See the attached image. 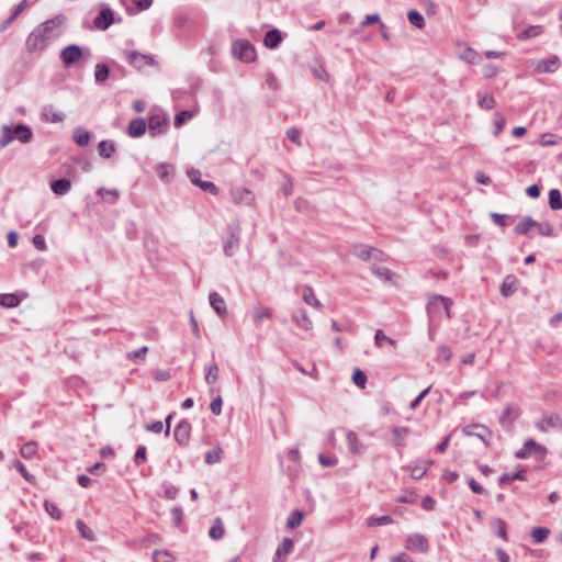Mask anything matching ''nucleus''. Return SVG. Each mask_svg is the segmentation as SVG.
I'll return each mask as SVG.
<instances>
[{
    "instance_id": "ea45409f",
    "label": "nucleus",
    "mask_w": 562,
    "mask_h": 562,
    "mask_svg": "<svg viewBox=\"0 0 562 562\" xmlns=\"http://www.w3.org/2000/svg\"><path fill=\"white\" fill-rule=\"evenodd\" d=\"M549 205L552 210L562 209V194L558 189H551L549 192Z\"/></svg>"
},
{
    "instance_id": "20e7f679",
    "label": "nucleus",
    "mask_w": 562,
    "mask_h": 562,
    "mask_svg": "<svg viewBox=\"0 0 562 562\" xmlns=\"http://www.w3.org/2000/svg\"><path fill=\"white\" fill-rule=\"evenodd\" d=\"M233 55L245 63H251L256 58V49L250 42L245 40H238L233 43L232 46Z\"/></svg>"
},
{
    "instance_id": "a18cd8bd",
    "label": "nucleus",
    "mask_w": 562,
    "mask_h": 562,
    "mask_svg": "<svg viewBox=\"0 0 562 562\" xmlns=\"http://www.w3.org/2000/svg\"><path fill=\"white\" fill-rule=\"evenodd\" d=\"M550 535V529L547 527H536L531 531V537L536 543H542Z\"/></svg>"
},
{
    "instance_id": "5fc2aeb1",
    "label": "nucleus",
    "mask_w": 562,
    "mask_h": 562,
    "mask_svg": "<svg viewBox=\"0 0 562 562\" xmlns=\"http://www.w3.org/2000/svg\"><path fill=\"white\" fill-rule=\"evenodd\" d=\"M506 125V120L501 112H496L493 117L494 135L498 136Z\"/></svg>"
},
{
    "instance_id": "473e14b6",
    "label": "nucleus",
    "mask_w": 562,
    "mask_h": 562,
    "mask_svg": "<svg viewBox=\"0 0 562 562\" xmlns=\"http://www.w3.org/2000/svg\"><path fill=\"white\" fill-rule=\"evenodd\" d=\"M43 117L47 122L59 123L63 122L64 115L54 110L53 105L45 106L43 110Z\"/></svg>"
},
{
    "instance_id": "3c124183",
    "label": "nucleus",
    "mask_w": 562,
    "mask_h": 562,
    "mask_svg": "<svg viewBox=\"0 0 562 562\" xmlns=\"http://www.w3.org/2000/svg\"><path fill=\"white\" fill-rule=\"evenodd\" d=\"M120 1L127 10H130V7H128L130 4H134V5H136L137 10H139V11L148 9L153 3V0H120Z\"/></svg>"
},
{
    "instance_id": "c9c22d12",
    "label": "nucleus",
    "mask_w": 562,
    "mask_h": 562,
    "mask_svg": "<svg viewBox=\"0 0 562 562\" xmlns=\"http://www.w3.org/2000/svg\"><path fill=\"white\" fill-rule=\"evenodd\" d=\"M479 427L481 428L480 432H474V431L471 430V427H465L463 429V434L465 436L477 437L479 439H481L485 443V446H487L488 445V439L491 438V431L487 428L483 427V426H479Z\"/></svg>"
},
{
    "instance_id": "b1692460",
    "label": "nucleus",
    "mask_w": 562,
    "mask_h": 562,
    "mask_svg": "<svg viewBox=\"0 0 562 562\" xmlns=\"http://www.w3.org/2000/svg\"><path fill=\"white\" fill-rule=\"evenodd\" d=\"M282 42V34L279 30L273 29L266 33L263 44L268 48H277Z\"/></svg>"
},
{
    "instance_id": "6e6552de",
    "label": "nucleus",
    "mask_w": 562,
    "mask_h": 562,
    "mask_svg": "<svg viewBox=\"0 0 562 562\" xmlns=\"http://www.w3.org/2000/svg\"><path fill=\"white\" fill-rule=\"evenodd\" d=\"M351 252L363 261L370 260L371 258L379 259L381 255L380 250L364 244H355L351 248Z\"/></svg>"
},
{
    "instance_id": "f03ea898",
    "label": "nucleus",
    "mask_w": 562,
    "mask_h": 562,
    "mask_svg": "<svg viewBox=\"0 0 562 562\" xmlns=\"http://www.w3.org/2000/svg\"><path fill=\"white\" fill-rule=\"evenodd\" d=\"M33 137L32 130L25 124H18L15 126L2 125L0 148H4L13 140L18 139L23 144L31 142Z\"/></svg>"
},
{
    "instance_id": "58836bf2",
    "label": "nucleus",
    "mask_w": 562,
    "mask_h": 562,
    "mask_svg": "<svg viewBox=\"0 0 562 562\" xmlns=\"http://www.w3.org/2000/svg\"><path fill=\"white\" fill-rule=\"evenodd\" d=\"M543 33V27L541 25H532L526 29L524 32L517 35L519 40L526 41L529 38L537 37Z\"/></svg>"
},
{
    "instance_id": "dca6fc26",
    "label": "nucleus",
    "mask_w": 562,
    "mask_h": 562,
    "mask_svg": "<svg viewBox=\"0 0 562 562\" xmlns=\"http://www.w3.org/2000/svg\"><path fill=\"white\" fill-rule=\"evenodd\" d=\"M458 46L460 48H462L460 52H459V57L471 64V65H476V64H480L481 61V56L480 54L473 49L472 47L468 46L467 44H458Z\"/></svg>"
},
{
    "instance_id": "de8ad7c7",
    "label": "nucleus",
    "mask_w": 562,
    "mask_h": 562,
    "mask_svg": "<svg viewBox=\"0 0 562 562\" xmlns=\"http://www.w3.org/2000/svg\"><path fill=\"white\" fill-rule=\"evenodd\" d=\"M72 138L77 145L86 146L89 144V140H90V133L82 128H77L74 133Z\"/></svg>"
},
{
    "instance_id": "0eeeda50",
    "label": "nucleus",
    "mask_w": 562,
    "mask_h": 562,
    "mask_svg": "<svg viewBox=\"0 0 562 562\" xmlns=\"http://www.w3.org/2000/svg\"><path fill=\"white\" fill-rule=\"evenodd\" d=\"M536 72L549 74L554 72L560 67V59L558 56H553L549 59H538L530 61Z\"/></svg>"
},
{
    "instance_id": "f3484780",
    "label": "nucleus",
    "mask_w": 562,
    "mask_h": 562,
    "mask_svg": "<svg viewBox=\"0 0 562 562\" xmlns=\"http://www.w3.org/2000/svg\"><path fill=\"white\" fill-rule=\"evenodd\" d=\"M348 450L352 454H362L364 452V445L360 441L355 431H348L346 435Z\"/></svg>"
},
{
    "instance_id": "a19ab883",
    "label": "nucleus",
    "mask_w": 562,
    "mask_h": 562,
    "mask_svg": "<svg viewBox=\"0 0 562 562\" xmlns=\"http://www.w3.org/2000/svg\"><path fill=\"white\" fill-rule=\"evenodd\" d=\"M209 536L213 540H221L223 538V536H224V526H223V522H222V520L220 518H216L214 520L213 526L209 530Z\"/></svg>"
},
{
    "instance_id": "ddd939ff",
    "label": "nucleus",
    "mask_w": 562,
    "mask_h": 562,
    "mask_svg": "<svg viewBox=\"0 0 562 562\" xmlns=\"http://www.w3.org/2000/svg\"><path fill=\"white\" fill-rule=\"evenodd\" d=\"M191 434V424L187 420H181L175 427L173 437L180 445H187Z\"/></svg>"
},
{
    "instance_id": "4c0bfd02",
    "label": "nucleus",
    "mask_w": 562,
    "mask_h": 562,
    "mask_svg": "<svg viewBox=\"0 0 562 562\" xmlns=\"http://www.w3.org/2000/svg\"><path fill=\"white\" fill-rule=\"evenodd\" d=\"M19 304H20V300L15 294H12V293L0 294V306L7 307V308H13V307H16Z\"/></svg>"
},
{
    "instance_id": "13d9d810",
    "label": "nucleus",
    "mask_w": 562,
    "mask_h": 562,
    "mask_svg": "<svg viewBox=\"0 0 562 562\" xmlns=\"http://www.w3.org/2000/svg\"><path fill=\"white\" fill-rule=\"evenodd\" d=\"M352 381L357 386L363 389L367 383V375L363 371L356 368L352 373Z\"/></svg>"
},
{
    "instance_id": "0e129e2a",
    "label": "nucleus",
    "mask_w": 562,
    "mask_h": 562,
    "mask_svg": "<svg viewBox=\"0 0 562 562\" xmlns=\"http://www.w3.org/2000/svg\"><path fill=\"white\" fill-rule=\"evenodd\" d=\"M518 415H519L518 407H516V406H507L504 409L503 414L501 415L499 422L502 424H504L507 418H509V417H517Z\"/></svg>"
},
{
    "instance_id": "9b49d317",
    "label": "nucleus",
    "mask_w": 562,
    "mask_h": 562,
    "mask_svg": "<svg viewBox=\"0 0 562 562\" xmlns=\"http://www.w3.org/2000/svg\"><path fill=\"white\" fill-rule=\"evenodd\" d=\"M114 22V14L110 8H103L93 19V25L97 30L105 31Z\"/></svg>"
},
{
    "instance_id": "79ce46f5",
    "label": "nucleus",
    "mask_w": 562,
    "mask_h": 562,
    "mask_svg": "<svg viewBox=\"0 0 562 562\" xmlns=\"http://www.w3.org/2000/svg\"><path fill=\"white\" fill-rule=\"evenodd\" d=\"M477 103L480 108L491 110L495 106V99L492 94L477 92Z\"/></svg>"
},
{
    "instance_id": "c85d7f7f",
    "label": "nucleus",
    "mask_w": 562,
    "mask_h": 562,
    "mask_svg": "<svg viewBox=\"0 0 562 562\" xmlns=\"http://www.w3.org/2000/svg\"><path fill=\"white\" fill-rule=\"evenodd\" d=\"M374 345L378 348H383L385 345H390L395 348L397 346V341L387 337L382 329H378L374 335Z\"/></svg>"
},
{
    "instance_id": "393cba45",
    "label": "nucleus",
    "mask_w": 562,
    "mask_h": 562,
    "mask_svg": "<svg viewBox=\"0 0 562 562\" xmlns=\"http://www.w3.org/2000/svg\"><path fill=\"white\" fill-rule=\"evenodd\" d=\"M188 175H189L191 181L194 184H196L198 187H200L202 190L207 191V192H210V193H212L214 195L217 194L218 189H217V187L213 182L195 180L194 176L195 175H200V172L198 170H191V171L188 172Z\"/></svg>"
},
{
    "instance_id": "f257e3e1",
    "label": "nucleus",
    "mask_w": 562,
    "mask_h": 562,
    "mask_svg": "<svg viewBox=\"0 0 562 562\" xmlns=\"http://www.w3.org/2000/svg\"><path fill=\"white\" fill-rule=\"evenodd\" d=\"M65 15L58 14L35 27L25 41L27 52H43L52 41L60 35L59 27L65 23Z\"/></svg>"
},
{
    "instance_id": "8fccbe9b",
    "label": "nucleus",
    "mask_w": 562,
    "mask_h": 562,
    "mask_svg": "<svg viewBox=\"0 0 562 562\" xmlns=\"http://www.w3.org/2000/svg\"><path fill=\"white\" fill-rule=\"evenodd\" d=\"M109 68L104 64H97L94 69V79L98 83L104 82L109 77Z\"/></svg>"
},
{
    "instance_id": "6e6d98bb",
    "label": "nucleus",
    "mask_w": 562,
    "mask_h": 562,
    "mask_svg": "<svg viewBox=\"0 0 562 562\" xmlns=\"http://www.w3.org/2000/svg\"><path fill=\"white\" fill-rule=\"evenodd\" d=\"M29 3L27 0H22L14 9L13 13L4 22V29L8 27L26 8Z\"/></svg>"
},
{
    "instance_id": "423d86ee",
    "label": "nucleus",
    "mask_w": 562,
    "mask_h": 562,
    "mask_svg": "<svg viewBox=\"0 0 562 562\" xmlns=\"http://www.w3.org/2000/svg\"><path fill=\"white\" fill-rule=\"evenodd\" d=\"M231 198L236 204L251 205L255 202V194L251 190L243 187L231 189Z\"/></svg>"
},
{
    "instance_id": "1a4fd4ad",
    "label": "nucleus",
    "mask_w": 562,
    "mask_h": 562,
    "mask_svg": "<svg viewBox=\"0 0 562 562\" xmlns=\"http://www.w3.org/2000/svg\"><path fill=\"white\" fill-rule=\"evenodd\" d=\"M405 547L407 550L427 552L429 542L424 535L412 533L407 537Z\"/></svg>"
},
{
    "instance_id": "2f4dec72",
    "label": "nucleus",
    "mask_w": 562,
    "mask_h": 562,
    "mask_svg": "<svg viewBox=\"0 0 562 562\" xmlns=\"http://www.w3.org/2000/svg\"><path fill=\"white\" fill-rule=\"evenodd\" d=\"M492 530L496 536L507 541L508 536L506 531V522L501 518H494L491 522Z\"/></svg>"
},
{
    "instance_id": "c03bdc74",
    "label": "nucleus",
    "mask_w": 562,
    "mask_h": 562,
    "mask_svg": "<svg viewBox=\"0 0 562 562\" xmlns=\"http://www.w3.org/2000/svg\"><path fill=\"white\" fill-rule=\"evenodd\" d=\"M407 19L409 23L416 26L417 29H423L425 26V19L417 10H409L407 12Z\"/></svg>"
},
{
    "instance_id": "6ab92c4d",
    "label": "nucleus",
    "mask_w": 562,
    "mask_h": 562,
    "mask_svg": "<svg viewBox=\"0 0 562 562\" xmlns=\"http://www.w3.org/2000/svg\"><path fill=\"white\" fill-rule=\"evenodd\" d=\"M239 246V229H234L224 241V254L228 257L234 256Z\"/></svg>"
},
{
    "instance_id": "a211bd4d",
    "label": "nucleus",
    "mask_w": 562,
    "mask_h": 562,
    "mask_svg": "<svg viewBox=\"0 0 562 562\" xmlns=\"http://www.w3.org/2000/svg\"><path fill=\"white\" fill-rule=\"evenodd\" d=\"M146 122L142 117L133 119L127 126V134L133 137L137 138L145 134L146 132Z\"/></svg>"
},
{
    "instance_id": "c756f323",
    "label": "nucleus",
    "mask_w": 562,
    "mask_h": 562,
    "mask_svg": "<svg viewBox=\"0 0 562 562\" xmlns=\"http://www.w3.org/2000/svg\"><path fill=\"white\" fill-rule=\"evenodd\" d=\"M516 288V278L512 274L507 276L502 285H501V294L505 297H508L514 294Z\"/></svg>"
},
{
    "instance_id": "7ed1b4c3",
    "label": "nucleus",
    "mask_w": 562,
    "mask_h": 562,
    "mask_svg": "<svg viewBox=\"0 0 562 562\" xmlns=\"http://www.w3.org/2000/svg\"><path fill=\"white\" fill-rule=\"evenodd\" d=\"M450 299L442 295H432L429 297L427 312L430 319H438L442 316L450 318Z\"/></svg>"
},
{
    "instance_id": "69168bd1",
    "label": "nucleus",
    "mask_w": 562,
    "mask_h": 562,
    "mask_svg": "<svg viewBox=\"0 0 562 562\" xmlns=\"http://www.w3.org/2000/svg\"><path fill=\"white\" fill-rule=\"evenodd\" d=\"M146 453H147V449L145 446L137 447L136 452L134 454V462L136 465H138L142 462H145L147 460Z\"/></svg>"
},
{
    "instance_id": "4be33fe9",
    "label": "nucleus",
    "mask_w": 562,
    "mask_h": 562,
    "mask_svg": "<svg viewBox=\"0 0 562 562\" xmlns=\"http://www.w3.org/2000/svg\"><path fill=\"white\" fill-rule=\"evenodd\" d=\"M409 429L407 427L397 426L392 429V434L394 436L392 440V445L395 447H404L406 445L405 440L409 435Z\"/></svg>"
},
{
    "instance_id": "4468645a",
    "label": "nucleus",
    "mask_w": 562,
    "mask_h": 562,
    "mask_svg": "<svg viewBox=\"0 0 562 562\" xmlns=\"http://www.w3.org/2000/svg\"><path fill=\"white\" fill-rule=\"evenodd\" d=\"M209 301H210V305L212 306V308L215 311V313L220 317H222V318L226 317V315H227L226 303L221 294H218L217 292H211L209 295Z\"/></svg>"
},
{
    "instance_id": "39448f33",
    "label": "nucleus",
    "mask_w": 562,
    "mask_h": 562,
    "mask_svg": "<svg viewBox=\"0 0 562 562\" xmlns=\"http://www.w3.org/2000/svg\"><path fill=\"white\" fill-rule=\"evenodd\" d=\"M123 55L125 60L138 70L155 64L154 57L151 55L142 54L136 50H124Z\"/></svg>"
},
{
    "instance_id": "9d476101",
    "label": "nucleus",
    "mask_w": 562,
    "mask_h": 562,
    "mask_svg": "<svg viewBox=\"0 0 562 562\" xmlns=\"http://www.w3.org/2000/svg\"><path fill=\"white\" fill-rule=\"evenodd\" d=\"M82 57V49L78 45H68L60 52V58L66 66L74 65Z\"/></svg>"
},
{
    "instance_id": "72a5a7b5",
    "label": "nucleus",
    "mask_w": 562,
    "mask_h": 562,
    "mask_svg": "<svg viewBox=\"0 0 562 562\" xmlns=\"http://www.w3.org/2000/svg\"><path fill=\"white\" fill-rule=\"evenodd\" d=\"M99 155L103 158H110L116 150V146L113 142L101 140L98 146Z\"/></svg>"
},
{
    "instance_id": "37998d69",
    "label": "nucleus",
    "mask_w": 562,
    "mask_h": 562,
    "mask_svg": "<svg viewBox=\"0 0 562 562\" xmlns=\"http://www.w3.org/2000/svg\"><path fill=\"white\" fill-rule=\"evenodd\" d=\"M77 529L83 539L94 541L95 536L91 528H89L81 519L76 521Z\"/></svg>"
},
{
    "instance_id": "f8f14e48",
    "label": "nucleus",
    "mask_w": 562,
    "mask_h": 562,
    "mask_svg": "<svg viewBox=\"0 0 562 562\" xmlns=\"http://www.w3.org/2000/svg\"><path fill=\"white\" fill-rule=\"evenodd\" d=\"M536 426L542 431L562 429V418L558 414L544 415Z\"/></svg>"
},
{
    "instance_id": "338daca9",
    "label": "nucleus",
    "mask_w": 562,
    "mask_h": 562,
    "mask_svg": "<svg viewBox=\"0 0 562 562\" xmlns=\"http://www.w3.org/2000/svg\"><path fill=\"white\" fill-rule=\"evenodd\" d=\"M482 72L485 78L492 79L498 74V68L493 64H486L483 66Z\"/></svg>"
},
{
    "instance_id": "5701e85b",
    "label": "nucleus",
    "mask_w": 562,
    "mask_h": 562,
    "mask_svg": "<svg viewBox=\"0 0 562 562\" xmlns=\"http://www.w3.org/2000/svg\"><path fill=\"white\" fill-rule=\"evenodd\" d=\"M431 465H432V461L431 460H425V461H420L416 465L409 467L407 469L411 472L412 479L419 480V479H422L427 473L428 469Z\"/></svg>"
},
{
    "instance_id": "7c9ffc66",
    "label": "nucleus",
    "mask_w": 562,
    "mask_h": 562,
    "mask_svg": "<svg viewBox=\"0 0 562 562\" xmlns=\"http://www.w3.org/2000/svg\"><path fill=\"white\" fill-rule=\"evenodd\" d=\"M173 166L169 164H159L156 167V173L160 180L168 182L173 176Z\"/></svg>"
},
{
    "instance_id": "864d4df0",
    "label": "nucleus",
    "mask_w": 562,
    "mask_h": 562,
    "mask_svg": "<svg viewBox=\"0 0 562 562\" xmlns=\"http://www.w3.org/2000/svg\"><path fill=\"white\" fill-rule=\"evenodd\" d=\"M303 513L301 510H294L286 519L288 528L294 529L302 524Z\"/></svg>"
},
{
    "instance_id": "052dcab7",
    "label": "nucleus",
    "mask_w": 562,
    "mask_h": 562,
    "mask_svg": "<svg viewBox=\"0 0 562 562\" xmlns=\"http://www.w3.org/2000/svg\"><path fill=\"white\" fill-rule=\"evenodd\" d=\"M13 467L27 482H33L34 476L26 470L25 465L20 460H14Z\"/></svg>"
},
{
    "instance_id": "09e8293b",
    "label": "nucleus",
    "mask_w": 562,
    "mask_h": 562,
    "mask_svg": "<svg viewBox=\"0 0 562 562\" xmlns=\"http://www.w3.org/2000/svg\"><path fill=\"white\" fill-rule=\"evenodd\" d=\"M218 378V366L211 363L205 369L204 380L207 384H213Z\"/></svg>"
},
{
    "instance_id": "4d7b16f0",
    "label": "nucleus",
    "mask_w": 562,
    "mask_h": 562,
    "mask_svg": "<svg viewBox=\"0 0 562 562\" xmlns=\"http://www.w3.org/2000/svg\"><path fill=\"white\" fill-rule=\"evenodd\" d=\"M222 453H223V451L221 448H215V449L209 450L205 453V462L207 464H215V463L220 462L222 459Z\"/></svg>"
},
{
    "instance_id": "49530a36",
    "label": "nucleus",
    "mask_w": 562,
    "mask_h": 562,
    "mask_svg": "<svg viewBox=\"0 0 562 562\" xmlns=\"http://www.w3.org/2000/svg\"><path fill=\"white\" fill-rule=\"evenodd\" d=\"M37 452V443L35 441H29L24 443L21 449L20 453L24 459H31L33 458Z\"/></svg>"
},
{
    "instance_id": "774afa93",
    "label": "nucleus",
    "mask_w": 562,
    "mask_h": 562,
    "mask_svg": "<svg viewBox=\"0 0 562 562\" xmlns=\"http://www.w3.org/2000/svg\"><path fill=\"white\" fill-rule=\"evenodd\" d=\"M437 356L439 359L448 362L452 358V350L448 346L442 345L438 348Z\"/></svg>"
},
{
    "instance_id": "603ef678",
    "label": "nucleus",
    "mask_w": 562,
    "mask_h": 562,
    "mask_svg": "<svg viewBox=\"0 0 562 562\" xmlns=\"http://www.w3.org/2000/svg\"><path fill=\"white\" fill-rule=\"evenodd\" d=\"M392 522H393V519L390 515H384L381 517L371 516L367 519V524L369 527L383 526V525H389Z\"/></svg>"
},
{
    "instance_id": "412c9836",
    "label": "nucleus",
    "mask_w": 562,
    "mask_h": 562,
    "mask_svg": "<svg viewBox=\"0 0 562 562\" xmlns=\"http://www.w3.org/2000/svg\"><path fill=\"white\" fill-rule=\"evenodd\" d=\"M293 541L290 538H284L281 546L277 549L273 562H284L285 557L291 552Z\"/></svg>"
},
{
    "instance_id": "e433bc0d",
    "label": "nucleus",
    "mask_w": 562,
    "mask_h": 562,
    "mask_svg": "<svg viewBox=\"0 0 562 562\" xmlns=\"http://www.w3.org/2000/svg\"><path fill=\"white\" fill-rule=\"evenodd\" d=\"M272 317V310L270 307H255L254 322L259 325L263 319H270Z\"/></svg>"
},
{
    "instance_id": "cd10ccee",
    "label": "nucleus",
    "mask_w": 562,
    "mask_h": 562,
    "mask_svg": "<svg viewBox=\"0 0 562 562\" xmlns=\"http://www.w3.org/2000/svg\"><path fill=\"white\" fill-rule=\"evenodd\" d=\"M302 299L306 304H308L315 308L322 307V303L315 296L314 291H313L312 286H310V285H305L303 288Z\"/></svg>"
},
{
    "instance_id": "f704fd0d",
    "label": "nucleus",
    "mask_w": 562,
    "mask_h": 562,
    "mask_svg": "<svg viewBox=\"0 0 562 562\" xmlns=\"http://www.w3.org/2000/svg\"><path fill=\"white\" fill-rule=\"evenodd\" d=\"M98 194L109 203H115L117 202L120 198V192L116 189H106V188H100L98 190Z\"/></svg>"
},
{
    "instance_id": "bf43d9fd",
    "label": "nucleus",
    "mask_w": 562,
    "mask_h": 562,
    "mask_svg": "<svg viewBox=\"0 0 562 562\" xmlns=\"http://www.w3.org/2000/svg\"><path fill=\"white\" fill-rule=\"evenodd\" d=\"M154 562H173V557L165 550H156L153 553Z\"/></svg>"
},
{
    "instance_id": "2eb2a0df",
    "label": "nucleus",
    "mask_w": 562,
    "mask_h": 562,
    "mask_svg": "<svg viewBox=\"0 0 562 562\" xmlns=\"http://www.w3.org/2000/svg\"><path fill=\"white\" fill-rule=\"evenodd\" d=\"M168 126V120L160 115V114H156V115H151L149 117V121H148V127H149V132L153 134V135H159L161 133H164V131L167 128Z\"/></svg>"
},
{
    "instance_id": "a878e982",
    "label": "nucleus",
    "mask_w": 562,
    "mask_h": 562,
    "mask_svg": "<svg viewBox=\"0 0 562 562\" xmlns=\"http://www.w3.org/2000/svg\"><path fill=\"white\" fill-rule=\"evenodd\" d=\"M50 189L57 195H65L71 189V181L66 178L58 179L52 182Z\"/></svg>"
},
{
    "instance_id": "aec40b11",
    "label": "nucleus",
    "mask_w": 562,
    "mask_h": 562,
    "mask_svg": "<svg viewBox=\"0 0 562 562\" xmlns=\"http://www.w3.org/2000/svg\"><path fill=\"white\" fill-rule=\"evenodd\" d=\"M292 319L296 326L303 330H311L313 328V323L305 310H297L294 312Z\"/></svg>"
},
{
    "instance_id": "e2e57ef3",
    "label": "nucleus",
    "mask_w": 562,
    "mask_h": 562,
    "mask_svg": "<svg viewBox=\"0 0 562 562\" xmlns=\"http://www.w3.org/2000/svg\"><path fill=\"white\" fill-rule=\"evenodd\" d=\"M147 351H148V348L146 346H144L137 350L128 352L127 359H130L131 361H134V362L144 360L147 355Z\"/></svg>"
},
{
    "instance_id": "680f3d73",
    "label": "nucleus",
    "mask_w": 562,
    "mask_h": 562,
    "mask_svg": "<svg viewBox=\"0 0 562 562\" xmlns=\"http://www.w3.org/2000/svg\"><path fill=\"white\" fill-rule=\"evenodd\" d=\"M44 507H45V510L47 512V514L54 518V519H60L61 517V512L60 509L57 507L56 504L52 503V502H48V501H45L44 503Z\"/></svg>"
},
{
    "instance_id": "bb28decb",
    "label": "nucleus",
    "mask_w": 562,
    "mask_h": 562,
    "mask_svg": "<svg viewBox=\"0 0 562 562\" xmlns=\"http://www.w3.org/2000/svg\"><path fill=\"white\" fill-rule=\"evenodd\" d=\"M538 222L531 218L530 216H525L514 228L515 234L525 235L530 228L536 227Z\"/></svg>"
}]
</instances>
